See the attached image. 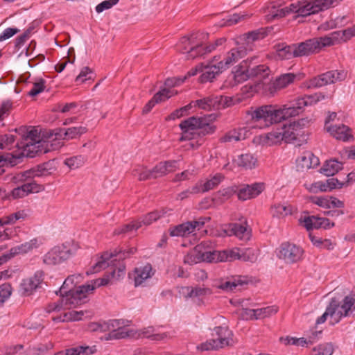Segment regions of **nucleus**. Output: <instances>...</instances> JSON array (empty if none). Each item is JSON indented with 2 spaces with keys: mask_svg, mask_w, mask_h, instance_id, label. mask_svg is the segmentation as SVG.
<instances>
[{
  "mask_svg": "<svg viewBox=\"0 0 355 355\" xmlns=\"http://www.w3.org/2000/svg\"><path fill=\"white\" fill-rule=\"evenodd\" d=\"M318 101V98L314 96H304L283 105H262L254 110L249 111L248 114L252 120L263 121L265 126H269L298 115L304 107L311 105Z\"/></svg>",
  "mask_w": 355,
  "mask_h": 355,
  "instance_id": "1",
  "label": "nucleus"
},
{
  "mask_svg": "<svg viewBox=\"0 0 355 355\" xmlns=\"http://www.w3.org/2000/svg\"><path fill=\"white\" fill-rule=\"evenodd\" d=\"M339 0H313L312 1H297L291 3L269 15L270 19H275L284 17L291 12L297 13L298 16L306 17L317 13L321 10L334 6Z\"/></svg>",
  "mask_w": 355,
  "mask_h": 355,
  "instance_id": "2",
  "label": "nucleus"
},
{
  "mask_svg": "<svg viewBox=\"0 0 355 355\" xmlns=\"http://www.w3.org/2000/svg\"><path fill=\"white\" fill-rule=\"evenodd\" d=\"M78 249L73 242H66L52 248L44 254L43 261L47 265H57L68 260Z\"/></svg>",
  "mask_w": 355,
  "mask_h": 355,
  "instance_id": "3",
  "label": "nucleus"
},
{
  "mask_svg": "<svg viewBox=\"0 0 355 355\" xmlns=\"http://www.w3.org/2000/svg\"><path fill=\"white\" fill-rule=\"evenodd\" d=\"M249 60H243L237 67L235 71V80L241 83L250 78H256L258 79H265L268 77L270 70L268 67L261 64L251 67L249 64Z\"/></svg>",
  "mask_w": 355,
  "mask_h": 355,
  "instance_id": "4",
  "label": "nucleus"
},
{
  "mask_svg": "<svg viewBox=\"0 0 355 355\" xmlns=\"http://www.w3.org/2000/svg\"><path fill=\"white\" fill-rule=\"evenodd\" d=\"M63 146V142L54 139L52 142L38 140L35 142H24V157L35 158L51 150L58 149Z\"/></svg>",
  "mask_w": 355,
  "mask_h": 355,
  "instance_id": "5",
  "label": "nucleus"
},
{
  "mask_svg": "<svg viewBox=\"0 0 355 355\" xmlns=\"http://www.w3.org/2000/svg\"><path fill=\"white\" fill-rule=\"evenodd\" d=\"M95 287L93 285H82L77 288L69 289L62 292L61 302L64 309H70L84 302L86 298V293L94 291Z\"/></svg>",
  "mask_w": 355,
  "mask_h": 355,
  "instance_id": "6",
  "label": "nucleus"
},
{
  "mask_svg": "<svg viewBox=\"0 0 355 355\" xmlns=\"http://www.w3.org/2000/svg\"><path fill=\"white\" fill-rule=\"evenodd\" d=\"M232 101V98L227 96H210L192 102L193 107H198L204 110H211L231 106Z\"/></svg>",
  "mask_w": 355,
  "mask_h": 355,
  "instance_id": "7",
  "label": "nucleus"
},
{
  "mask_svg": "<svg viewBox=\"0 0 355 355\" xmlns=\"http://www.w3.org/2000/svg\"><path fill=\"white\" fill-rule=\"evenodd\" d=\"M347 77V72L344 70H332L322 73L310 80L309 87H320L338 81L344 80Z\"/></svg>",
  "mask_w": 355,
  "mask_h": 355,
  "instance_id": "8",
  "label": "nucleus"
},
{
  "mask_svg": "<svg viewBox=\"0 0 355 355\" xmlns=\"http://www.w3.org/2000/svg\"><path fill=\"white\" fill-rule=\"evenodd\" d=\"M210 218H200L198 220L188 221L170 228V236H186L196 230H200L205 225L206 220Z\"/></svg>",
  "mask_w": 355,
  "mask_h": 355,
  "instance_id": "9",
  "label": "nucleus"
},
{
  "mask_svg": "<svg viewBox=\"0 0 355 355\" xmlns=\"http://www.w3.org/2000/svg\"><path fill=\"white\" fill-rule=\"evenodd\" d=\"M303 254V250L291 243H284L281 245L278 252L279 259L287 263H293L300 261Z\"/></svg>",
  "mask_w": 355,
  "mask_h": 355,
  "instance_id": "10",
  "label": "nucleus"
},
{
  "mask_svg": "<svg viewBox=\"0 0 355 355\" xmlns=\"http://www.w3.org/2000/svg\"><path fill=\"white\" fill-rule=\"evenodd\" d=\"M205 244V242H203L196 245L191 252L184 257V262L189 265H193L204 261L212 262L211 251L204 250Z\"/></svg>",
  "mask_w": 355,
  "mask_h": 355,
  "instance_id": "11",
  "label": "nucleus"
},
{
  "mask_svg": "<svg viewBox=\"0 0 355 355\" xmlns=\"http://www.w3.org/2000/svg\"><path fill=\"white\" fill-rule=\"evenodd\" d=\"M249 49L245 44H242L237 47L232 49L224 58L220 61V69L225 71L236 63L239 60L243 58L248 52Z\"/></svg>",
  "mask_w": 355,
  "mask_h": 355,
  "instance_id": "12",
  "label": "nucleus"
},
{
  "mask_svg": "<svg viewBox=\"0 0 355 355\" xmlns=\"http://www.w3.org/2000/svg\"><path fill=\"white\" fill-rule=\"evenodd\" d=\"M198 116H191L186 120H184L179 125L182 130V136L180 138V141H187L196 139L199 137L198 127L199 123Z\"/></svg>",
  "mask_w": 355,
  "mask_h": 355,
  "instance_id": "13",
  "label": "nucleus"
},
{
  "mask_svg": "<svg viewBox=\"0 0 355 355\" xmlns=\"http://www.w3.org/2000/svg\"><path fill=\"white\" fill-rule=\"evenodd\" d=\"M193 40V35L190 37H183L181 38L177 47L178 51L182 53H187V58L188 59H193L197 57L203 56V53H201L202 45L191 46Z\"/></svg>",
  "mask_w": 355,
  "mask_h": 355,
  "instance_id": "14",
  "label": "nucleus"
},
{
  "mask_svg": "<svg viewBox=\"0 0 355 355\" xmlns=\"http://www.w3.org/2000/svg\"><path fill=\"white\" fill-rule=\"evenodd\" d=\"M262 183H254L252 184H243L237 189V197L240 200L245 201L254 198L259 196L263 190Z\"/></svg>",
  "mask_w": 355,
  "mask_h": 355,
  "instance_id": "15",
  "label": "nucleus"
},
{
  "mask_svg": "<svg viewBox=\"0 0 355 355\" xmlns=\"http://www.w3.org/2000/svg\"><path fill=\"white\" fill-rule=\"evenodd\" d=\"M223 232L227 236H235L243 241H248L251 236L250 230H248L245 225L236 223L225 225Z\"/></svg>",
  "mask_w": 355,
  "mask_h": 355,
  "instance_id": "16",
  "label": "nucleus"
},
{
  "mask_svg": "<svg viewBox=\"0 0 355 355\" xmlns=\"http://www.w3.org/2000/svg\"><path fill=\"white\" fill-rule=\"evenodd\" d=\"M43 281V271H36L32 277L24 282V295L28 296L33 294L35 291L42 288Z\"/></svg>",
  "mask_w": 355,
  "mask_h": 355,
  "instance_id": "17",
  "label": "nucleus"
},
{
  "mask_svg": "<svg viewBox=\"0 0 355 355\" xmlns=\"http://www.w3.org/2000/svg\"><path fill=\"white\" fill-rule=\"evenodd\" d=\"M56 169V162L54 159H50L43 164H39L37 166L32 168L29 170L24 171V177L33 176H42L51 174Z\"/></svg>",
  "mask_w": 355,
  "mask_h": 355,
  "instance_id": "18",
  "label": "nucleus"
},
{
  "mask_svg": "<svg viewBox=\"0 0 355 355\" xmlns=\"http://www.w3.org/2000/svg\"><path fill=\"white\" fill-rule=\"evenodd\" d=\"M212 261H233L234 260H240V248H234L230 250L223 251H211Z\"/></svg>",
  "mask_w": 355,
  "mask_h": 355,
  "instance_id": "19",
  "label": "nucleus"
},
{
  "mask_svg": "<svg viewBox=\"0 0 355 355\" xmlns=\"http://www.w3.org/2000/svg\"><path fill=\"white\" fill-rule=\"evenodd\" d=\"M295 78V74L293 73L282 74L272 83L268 85L266 89H268L270 94L273 95L278 89H283L293 83Z\"/></svg>",
  "mask_w": 355,
  "mask_h": 355,
  "instance_id": "20",
  "label": "nucleus"
},
{
  "mask_svg": "<svg viewBox=\"0 0 355 355\" xmlns=\"http://www.w3.org/2000/svg\"><path fill=\"white\" fill-rule=\"evenodd\" d=\"M318 42L313 38L305 42L295 44V56H307L318 51Z\"/></svg>",
  "mask_w": 355,
  "mask_h": 355,
  "instance_id": "21",
  "label": "nucleus"
},
{
  "mask_svg": "<svg viewBox=\"0 0 355 355\" xmlns=\"http://www.w3.org/2000/svg\"><path fill=\"white\" fill-rule=\"evenodd\" d=\"M249 134L250 130L247 127L234 128L228 131L224 136L220 138L221 143L236 142L246 139Z\"/></svg>",
  "mask_w": 355,
  "mask_h": 355,
  "instance_id": "22",
  "label": "nucleus"
},
{
  "mask_svg": "<svg viewBox=\"0 0 355 355\" xmlns=\"http://www.w3.org/2000/svg\"><path fill=\"white\" fill-rule=\"evenodd\" d=\"M125 275V266H122L117 269H114L110 272L106 274L103 278L96 279L94 280L92 284L88 285H93L95 288L102 286L107 285L112 283L113 280H118Z\"/></svg>",
  "mask_w": 355,
  "mask_h": 355,
  "instance_id": "23",
  "label": "nucleus"
},
{
  "mask_svg": "<svg viewBox=\"0 0 355 355\" xmlns=\"http://www.w3.org/2000/svg\"><path fill=\"white\" fill-rule=\"evenodd\" d=\"M355 310V298L351 295L345 296L341 305L336 311L337 317L336 322H338L343 317L349 316Z\"/></svg>",
  "mask_w": 355,
  "mask_h": 355,
  "instance_id": "24",
  "label": "nucleus"
},
{
  "mask_svg": "<svg viewBox=\"0 0 355 355\" xmlns=\"http://www.w3.org/2000/svg\"><path fill=\"white\" fill-rule=\"evenodd\" d=\"M225 70L220 69V64L218 62L217 64H210L203 65L202 67V74L200 76V82L202 83L207 82H211L216 76L221 73Z\"/></svg>",
  "mask_w": 355,
  "mask_h": 355,
  "instance_id": "25",
  "label": "nucleus"
},
{
  "mask_svg": "<svg viewBox=\"0 0 355 355\" xmlns=\"http://www.w3.org/2000/svg\"><path fill=\"white\" fill-rule=\"evenodd\" d=\"M198 118L199 119L198 121V123H199V127H198L199 136L211 135L216 131V126L211 124V122L216 119L214 114H207Z\"/></svg>",
  "mask_w": 355,
  "mask_h": 355,
  "instance_id": "26",
  "label": "nucleus"
},
{
  "mask_svg": "<svg viewBox=\"0 0 355 355\" xmlns=\"http://www.w3.org/2000/svg\"><path fill=\"white\" fill-rule=\"evenodd\" d=\"M154 275L152 266L147 263L144 266L136 268L134 270V282L136 287L141 286L146 279Z\"/></svg>",
  "mask_w": 355,
  "mask_h": 355,
  "instance_id": "27",
  "label": "nucleus"
},
{
  "mask_svg": "<svg viewBox=\"0 0 355 355\" xmlns=\"http://www.w3.org/2000/svg\"><path fill=\"white\" fill-rule=\"evenodd\" d=\"M182 293L185 295L186 297L196 298L202 301L203 298L207 295H210L212 292L211 290L206 287L200 286H185L182 288Z\"/></svg>",
  "mask_w": 355,
  "mask_h": 355,
  "instance_id": "28",
  "label": "nucleus"
},
{
  "mask_svg": "<svg viewBox=\"0 0 355 355\" xmlns=\"http://www.w3.org/2000/svg\"><path fill=\"white\" fill-rule=\"evenodd\" d=\"M234 344V341L227 340L224 338H216L207 340L205 343H202L198 349L202 351L207 350H216L220 348H223L227 346H232Z\"/></svg>",
  "mask_w": 355,
  "mask_h": 355,
  "instance_id": "29",
  "label": "nucleus"
},
{
  "mask_svg": "<svg viewBox=\"0 0 355 355\" xmlns=\"http://www.w3.org/2000/svg\"><path fill=\"white\" fill-rule=\"evenodd\" d=\"M297 167L302 170L309 169L319 164V159L311 152H304L297 159Z\"/></svg>",
  "mask_w": 355,
  "mask_h": 355,
  "instance_id": "30",
  "label": "nucleus"
},
{
  "mask_svg": "<svg viewBox=\"0 0 355 355\" xmlns=\"http://www.w3.org/2000/svg\"><path fill=\"white\" fill-rule=\"evenodd\" d=\"M327 131L336 139L343 140L344 141H348L352 137L350 135V128L342 125H334L329 127H327Z\"/></svg>",
  "mask_w": 355,
  "mask_h": 355,
  "instance_id": "31",
  "label": "nucleus"
},
{
  "mask_svg": "<svg viewBox=\"0 0 355 355\" xmlns=\"http://www.w3.org/2000/svg\"><path fill=\"white\" fill-rule=\"evenodd\" d=\"M87 128L85 126L71 127L67 129H61L58 133H55L56 137H62L63 139H72L80 137L87 132Z\"/></svg>",
  "mask_w": 355,
  "mask_h": 355,
  "instance_id": "32",
  "label": "nucleus"
},
{
  "mask_svg": "<svg viewBox=\"0 0 355 355\" xmlns=\"http://www.w3.org/2000/svg\"><path fill=\"white\" fill-rule=\"evenodd\" d=\"M297 135L295 132H290L289 128L282 132L273 131L268 133L267 139L270 141L271 144L277 143L283 139L286 141L294 140L296 139Z\"/></svg>",
  "mask_w": 355,
  "mask_h": 355,
  "instance_id": "33",
  "label": "nucleus"
},
{
  "mask_svg": "<svg viewBox=\"0 0 355 355\" xmlns=\"http://www.w3.org/2000/svg\"><path fill=\"white\" fill-rule=\"evenodd\" d=\"M137 331L129 327V323L124 324V327H121L115 333L109 334V339H123L127 338H137Z\"/></svg>",
  "mask_w": 355,
  "mask_h": 355,
  "instance_id": "34",
  "label": "nucleus"
},
{
  "mask_svg": "<svg viewBox=\"0 0 355 355\" xmlns=\"http://www.w3.org/2000/svg\"><path fill=\"white\" fill-rule=\"evenodd\" d=\"M295 44L286 45L285 44H279L276 46V51L279 58L281 59L288 60L295 56Z\"/></svg>",
  "mask_w": 355,
  "mask_h": 355,
  "instance_id": "35",
  "label": "nucleus"
},
{
  "mask_svg": "<svg viewBox=\"0 0 355 355\" xmlns=\"http://www.w3.org/2000/svg\"><path fill=\"white\" fill-rule=\"evenodd\" d=\"M223 179L224 176L222 174L216 173L210 179L207 180L205 183H202V182H200L197 184L200 186V193H204L218 187Z\"/></svg>",
  "mask_w": 355,
  "mask_h": 355,
  "instance_id": "36",
  "label": "nucleus"
},
{
  "mask_svg": "<svg viewBox=\"0 0 355 355\" xmlns=\"http://www.w3.org/2000/svg\"><path fill=\"white\" fill-rule=\"evenodd\" d=\"M22 158V151L19 150L16 155H7L6 156L0 155V175L4 173L3 168L6 163L10 164L11 166H15L20 162Z\"/></svg>",
  "mask_w": 355,
  "mask_h": 355,
  "instance_id": "37",
  "label": "nucleus"
},
{
  "mask_svg": "<svg viewBox=\"0 0 355 355\" xmlns=\"http://www.w3.org/2000/svg\"><path fill=\"white\" fill-rule=\"evenodd\" d=\"M83 279V277L80 274H74L69 275L63 282L62 286L60 289L55 291V294L62 295L63 291H68L69 289H73V286L80 283Z\"/></svg>",
  "mask_w": 355,
  "mask_h": 355,
  "instance_id": "38",
  "label": "nucleus"
},
{
  "mask_svg": "<svg viewBox=\"0 0 355 355\" xmlns=\"http://www.w3.org/2000/svg\"><path fill=\"white\" fill-rule=\"evenodd\" d=\"M340 34L337 32H333L328 35L315 38L318 44V51L325 46H329L339 42V35Z\"/></svg>",
  "mask_w": 355,
  "mask_h": 355,
  "instance_id": "39",
  "label": "nucleus"
},
{
  "mask_svg": "<svg viewBox=\"0 0 355 355\" xmlns=\"http://www.w3.org/2000/svg\"><path fill=\"white\" fill-rule=\"evenodd\" d=\"M342 168V164L336 160L327 161L320 172L326 176H332Z\"/></svg>",
  "mask_w": 355,
  "mask_h": 355,
  "instance_id": "40",
  "label": "nucleus"
},
{
  "mask_svg": "<svg viewBox=\"0 0 355 355\" xmlns=\"http://www.w3.org/2000/svg\"><path fill=\"white\" fill-rule=\"evenodd\" d=\"M169 210L162 209L160 211H154L145 215L142 218L139 219L137 222H141V225H150L153 222L162 218L167 214Z\"/></svg>",
  "mask_w": 355,
  "mask_h": 355,
  "instance_id": "41",
  "label": "nucleus"
},
{
  "mask_svg": "<svg viewBox=\"0 0 355 355\" xmlns=\"http://www.w3.org/2000/svg\"><path fill=\"white\" fill-rule=\"evenodd\" d=\"M246 284V282L243 280L241 277L233 278L225 282H221L218 285H216L218 288L226 291H232L239 286H243Z\"/></svg>",
  "mask_w": 355,
  "mask_h": 355,
  "instance_id": "42",
  "label": "nucleus"
},
{
  "mask_svg": "<svg viewBox=\"0 0 355 355\" xmlns=\"http://www.w3.org/2000/svg\"><path fill=\"white\" fill-rule=\"evenodd\" d=\"M112 258L113 253H103V254L101 256V260L96 263L95 265H94L89 270L86 272L87 275L98 272L101 270L105 268L109 265V263H107V261L110 259Z\"/></svg>",
  "mask_w": 355,
  "mask_h": 355,
  "instance_id": "43",
  "label": "nucleus"
},
{
  "mask_svg": "<svg viewBox=\"0 0 355 355\" xmlns=\"http://www.w3.org/2000/svg\"><path fill=\"white\" fill-rule=\"evenodd\" d=\"M339 307V301L335 297L331 300L329 305L327 307L325 312L319 317L316 320V324L324 323L328 315L334 316L336 315V311Z\"/></svg>",
  "mask_w": 355,
  "mask_h": 355,
  "instance_id": "44",
  "label": "nucleus"
},
{
  "mask_svg": "<svg viewBox=\"0 0 355 355\" xmlns=\"http://www.w3.org/2000/svg\"><path fill=\"white\" fill-rule=\"evenodd\" d=\"M28 177H24V196L30 193H36L44 190V187L42 184H39L35 181L28 180Z\"/></svg>",
  "mask_w": 355,
  "mask_h": 355,
  "instance_id": "45",
  "label": "nucleus"
},
{
  "mask_svg": "<svg viewBox=\"0 0 355 355\" xmlns=\"http://www.w3.org/2000/svg\"><path fill=\"white\" fill-rule=\"evenodd\" d=\"M248 17L247 15L245 14H239L234 13L233 15H230L227 16L225 18H223L219 23L218 26H230L237 23L243 21Z\"/></svg>",
  "mask_w": 355,
  "mask_h": 355,
  "instance_id": "46",
  "label": "nucleus"
},
{
  "mask_svg": "<svg viewBox=\"0 0 355 355\" xmlns=\"http://www.w3.org/2000/svg\"><path fill=\"white\" fill-rule=\"evenodd\" d=\"M257 162V159L250 153L241 155L237 159L239 166L245 168H252L254 167Z\"/></svg>",
  "mask_w": 355,
  "mask_h": 355,
  "instance_id": "47",
  "label": "nucleus"
},
{
  "mask_svg": "<svg viewBox=\"0 0 355 355\" xmlns=\"http://www.w3.org/2000/svg\"><path fill=\"white\" fill-rule=\"evenodd\" d=\"M95 346H78L66 349L67 355H89L96 352Z\"/></svg>",
  "mask_w": 355,
  "mask_h": 355,
  "instance_id": "48",
  "label": "nucleus"
},
{
  "mask_svg": "<svg viewBox=\"0 0 355 355\" xmlns=\"http://www.w3.org/2000/svg\"><path fill=\"white\" fill-rule=\"evenodd\" d=\"M42 244V241L40 238H33L24 243V254H33Z\"/></svg>",
  "mask_w": 355,
  "mask_h": 355,
  "instance_id": "49",
  "label": "nucleus"
},
{
  "mask_svg": "<svg viewBox=\"0 0 355 355\" xmlns=\"http://www.w3.org/2000/svg\"><path fill=\"white\" fill-rule=\"evenodd\" d=\"M40 139V133L35 128L24 126V142H35Z\"/></svg>",
  "mask_w": 355,
  "mask_h": 355,
  "instance_id": "50",
  "label": "nucleus"
},
{
  "mask_svg": "<svg viewBox=\"0 0 355 355\" xmlns=\"http://www.w3.org/2000/svg\"><path fill=\"white\" fill-rule=\"evenodd\" d=\"M266 36V32L263 29H257L248 32L243 35V39L248 44L250 42L262 40Z\"/></svg>",
  "mask_w": 355,
  "mask_h": 355,
  "instance_id": "51",
  "label": "nucleus"
},
{
  "mask_svg": "<svg viewBox=\"0 0 355 355\" xmlns=\"http://www.w3.org/2000/svg\"><path fill=\"white\" fill-rule=\"evenodd\" d=\"M86 161V158L83 155H76L67 158L64 164L67 165L71 169H76L84 164Z\"/></svg>",
  "mask_w": 355,
  "mask_h": 355,
  "instance_id": "52",
  "label": "nucleus"
},
{
  "mask_svg": "<svg viewBox=\"0 0 355 355\" xmlns=\"http://www.w3.org/2000/svg\"><path fill=\"white\" fill-rule=\"evenodd\" d=\"M321 218L314 216L305 217L303 220L304 225L307 230L319 229L322 226Z\"/></svg>",
  "mask_w": 355,
  "mask_h": 355,
  "instance_id": "53",
  "label": "nucleus"
},
{
  "mask_svg": "<svg viewBox=\"0 0 355 355\" xmlns=\"http://www.w3.org/2000/svg\"><path fill=\"white\" fill-rule=\"evenodd\" d=\"M130 323V321L125 320H110L105 322L106 331H110L109 334L115 333L119 329L124 327V324Z\"/></svg>",
  "mask_w": 355,
  "mask_h": 355,
  "instance_id": "54",
  "label": "nucleus"
},
{
  "mask_svg": "<svg viewBox=\"0 0 355 355\" xmlns=\"http://www.w3.org/2000/svg\"><path fill=\"white\" fill-rule=\"evenodd\" d=\"M272 212L273 216L284 217L291 214V207L286 205H275L272 207Z\"/></svg>",
  "mask_w": 355,
  "mask_h": 355,
  "instance_id": "55",
  "label": "nucleus"
},
{
  "mask_svg": "<svg viewBox=\"0 0 355 355\" xmlns=\"http://www.w3.org/2000/svg\"><path fill=\"white\" fill-rule=\"evenodd\" d=\"M141 336L153 340H161L166 336L165 334H154V329L151 327L143 329L141 333L137 332V338Z\"/></svg>",
  "mask_w": 355,
  "mask_h": 355,
  "instance_id": "56",
  "label": "nucleus"
},
{
  "mask_svg": "<svg viewBox=\"0 0 355 355\" xmlns=\"http://www.w3.org/2000/svg\"><path fill=\"white\" fill-rule=\"evenodd\" d=\"M240 260L254 262L257 259V251L252 248L240 249Z\"/></svg>",
  "mask_w": 355,
  "mask_h": 355,
  "instance_id": "57",
  "label": "nucleus"
},
{
  "mask_svg": "<svg viewBox=\"0 0 355 355\" xmlns=\"http://www.w3.org/2000/svg\"><path fill=\"white\" fill-rule=\"evenodd\" d=\"M214 331L215 332L217 338H221L227 340L233 341V333L227 327H216L214 329Z\"/></svg>",
  "mask_w": 355,
  "mask_h": 355,
  "instance_id": "58",
  "label": "nucleus"
},
{
  "mask_svg": "<svg viewBox=\"0 0 355 355\" xmlns=\"http://www.w3.org/2000/svg\"><path fill=\"white\" fill-rule=\"evenodd\" d=\"M22 218V212L18 211L15 213H12L8 216H5L0 218V226L4 225H12L15 223L18 220Z\"/></svg>",
  "mask_w": 355,
  "mask_h": 355,
  "instance_id": "59",
  "label": "nucleus"
},
{
  "mask_svg": "<svg viewBox=\"0 0 355 355\" xmlns=\"http://www.w3.org/2000/svg\"><path fill=\"white\" fill-rule=\"evenodd\" d=\"M277 312V309L275 306H267L261 309H255V315L257 320L269 317L275 314Z\"/></svg>",
  "mask_w": 355,
  "mask_h": 355,
  "instance_id": "60",
  "label": "nucleus"
},
{
  "mask_svg": "<svg viewBox=\"0 0 355 355\" xmlns=\"http://www.w3.org/2000/svg\"><path fill=\"white\" fill-rule=\"evenodd\" d=\"M333 352V345L331 343H324L315 347L312 355H331Z\"/></svg>",
  "mask_w": 355,
  "mask_h": 355,
  "instance_id": "61",
  "label": "nucleus"
},
{
  "mask_svg": "<svg viewBox=\"0 0 355 355\" xmlns=\"http://www.w3.org/2000/svg\"><path fill=\"white\" fill-rule=\"evenodd\" d=\"M133 175L137 176L140 181L147 180L153 178L152 169L146 170L143 168H137L134 170Z\"/></svg>",
  "mask_w": 355,
  "mask_h": 355,
  "instance_id": "62",
  "label": "nucleus"
},
{
  "mask_svg": "<svg viewBox=\"0 0 355 355\" xmlns=\"http://www.w3.org/2000/svg\"><path fill=\"white\" fill-rule=\"evenodd\" d=\"M44 83L45 81L43 79L34 82L33 88L28 92V95L33 97L42 92L45 88Z\"/></svg>",
  "mask_w": 355,
  "mask_h": 355,
  "instance_id": "63",
  "label": "nucleus"
},
{
  "mask_svg": "<svg viewBox=\"0 0 355 355\" xmlns=\"http://www.w3.org/2000/svg\"><path fill=\"white\" fill-rule=\"evenodd\" d=\"M336 32L340 34L339 35V42L341 41L346 42L350 40L352 37L355 36V25L342 31Z\"/></svg>",
  "mask_w": 355,
  "mask_h": 355,
  "instance_id": "64",
  "label": "nucleus"
}]
</instances>
